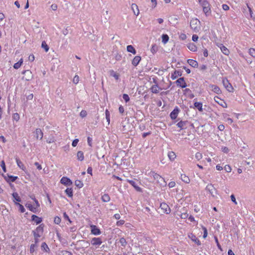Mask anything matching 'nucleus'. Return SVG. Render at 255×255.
<instances>
[{"mask_svg":"<svg viewBox=\"0 0 255 255\" xmlns=\"http://www.w3.org/2000/svg\"><path fill=\"white\" fill-rule=\"evenodd\" d=\"M188 215L187 213H182L180 215V217L183 219H186L188 217Z\"/></svg>","mask_w":255,"mask_h":255,"instance_id":"774afa93","label":"nucleus"},{"mask_svg":"<svg viewBox=\"0 0 255 255\" xmlns=\"http://www.w3.org/2000/svg\"><path fill=\"white\" fill-rule=\"evenodd\" d=\"M141 60V57L139 56H136L132 60L131 63L134 66H136Z\"/></svg>","mask_w":255,"mask_h":255,"instance_id":"4468645a","label":"nucleus"},{"mask_svg":"<svg viewBox=\"0 0 255 255\" xmlns=\"http://www.w3.org/2000/svg\"><path fill=\"white\" fill-rule=\"evenodd\" d=\"M195 158L198 160H199L202 158V155L200 152H197L195 154Z\"/></svg>","mask_w":255,"mask_h":255,"instance_id":"603ef678","label":"nucleus"},{"mask_svg":"<svg viewBox=\"0 0 255 255\" xmlns=\"http://www.w3.org/2000/svg\"><path fill=\"white\" fill-rule=\"evenodd\" d=\"M60 182L67 186H70L72 184L71 180L66 177H63L60 180Z\"/></svg>","mask_w":255,"mask_h":255,"instance_id":"1a4fd4ad","label":"nucleus"},{"mask_svg":"<svg viewBox=\"0 0 255 255\" xmlns=\"http://www.w3.org/2000/svg\"><path fill=\"white\" fill-rule=\"evenodd\" d=\"M181 179L185 183H188L190 182V179L185 174L181 175Z\"/></svg>","mask_w":255,"mask_h":255,"instance_id":"7c9ffc66","label":"nucleus"},{"mask_svg":"<svg viewBox=\"0 0 255 255\" xmlns=\"http://www.w3.org/2000/svg\"><path fill=\"white\" fill-rule=\"evenodd\" d=\"M110 18V16L108 14V11L106 10L105 12L103 14L101 18V21L102 23H106L108 22Z\"/></svg>","mask_w":255,"mask_h":255,"instance_id":"9b49d317","label":"nucleus"},{"mask_svg":"<svg viewBox=\"0 0 255 255\" xmlns=\"http://www.w3.org/2000/svg\"><path fill=\"white\" fill-rule=\"evenodd\" d=\"M202 228H203V230L204 231L203 238L205 239L207 237V235H208L207 230L204 227H202Z\"/></svg>","mask_w":255,"mask_h":255,"instance_id":"bf43d9fd","label":"nucleus"},{"mask_svg":"<svg viewBox=\"0 0 255 255\" xmlns=\"http://www.w3.org/2000/svg\"><path fill=\"white\" fill-rule=\"evenodd\" d=\"M249 53L252 56L255 57V49L254 48H250L249 49Z\"/></svg>","mask_w":255,"mask_h":255,"instance_id":"8fccbe9b","label":"nucleus"},{"mask_svg":"<svg viewBox=\"0 0 255 255\" xmlns=\"http://www.w3.org/2000/svg\"><path fill=\"white\" fill-rule=\"evenodd\" d=\"M182 75V72L180 71H175L174 73L172 74L171 78L173 80L175 79L178 76H181Z\"/></svg>","mask_w":255,"mask_h":255,"instance_id":"4be33fe9","label":"nucleus"},{"mask_svg":"<svg viewBox=\"0 0 255 255\" xmlns=\"http://www.w3.org/2000/svg\"><path fill=\"white\" fill-rule=\"evenodd\" d=\"M33 232L34 234L35 243H36L38 242V238H39L41 235L39 233H37L36 231H33Z\"/></svg>","mask_w":255,"mask_h":255,"instance_id":"49530a36","label":"nucleus"},{"mask_svg":"<svg viewBox=\"0 0 255 255\" xmlns=\"http://www.w3.org/2000/svg\"><path fill=\"white\" fill-rule=\"evenodd\" d=\"M102 242L101 239L99 238H94L92 239L91 241V244L93 245H100L102 244Z\"/></svg>","mask_w":255,"mask_h":255,"instance_id":"ddd939ff","label":"nucleus"},{"mask_svg":"<svg viewBox=\"0 0 255 255\" xmlns=\"http://www.w3.org/2000/svg\"><path fill=\"white\" fill-rule=\"evenodd\" d=\"M203 10L206 16L209 15L211 13V8L210 6L203 7Z\"/></svg>","mask_w":255,"mask_h":255,"instance_id":"a878e982","label":"nucleus"},{"mask_svg":"<svg viewBox=\"0 0 255 255\" xmlns=\"http://www.w3.org/2000/svg\"><path fill=\"white\" fill-rule=\"evenodd\" d=\"M75 185L79 188H82L83 186V183L80 180H76L75 182Z\"/></svg>","mask_w":255,"mask_h":255,"instance_id":"ea45409f","label":"nucleus"},{"mask_svg":"<svg viewBox=\"0 0 255 255\" xmlns=\"http://www.w3.org/2000/svg\"><path fill=\"white\" fill-rule=\"evenodd\" d=\"M176 83L177 86H179L182 88H184L187 87V85L184 80V78L181 77L177 79L176 81Z\"/></svg>","mask_w":255,"mask_h":255,"instance_id":"423d86ee","label":"nucleus"},{"mask_svg":"<svg viewBox=\"0 0 255 255\" xmlns=\"http://www.w3.org/2000/svg\"><path fill=\"white\" fill-rule=\"evenodd\" d=\"M185 129L186 128H180L178 130L179 135L182 138H183L185 139H188L189 140L193 139V138H194L193 134L189 133L188 131H186L185 130H184V129Z\"/></svg>","mask_w":255,"mask_h":255,"instance_id":"7ed1b4c3","label":"nucleus"},{"mask_svg":"<svg viewBox=\"0 0 255 255\" xmlns=\"http://www.w3.org/2000/svg\"><path fill=\"white\" fill-rule=\"evenodd\" d=\"M127 50L128 52L132 53L133 54H135L136 51L134 48L131 45H128L127 47Z\"/></svg>","mask_w":255,"mask_h":255,"instance_id":"b1692460","label":"nucleus"},{"mask_svg":"<svg viewBox=\"0 0 255 255\" xmlns=\"http://www.w3.org/2000/svg\"><path fill=\"white\" fill-rule=\"evenodd\" d=\"M123 98L126 102H128L129 101V97L128 95L126 94H123Z\"/></svg>","mask_w":255,"mask_h":255,"instance_id":"3c124183","label":"nucleus"},{"mask_svg":"<svg viewBox=\"0 0 255 255\" xmlns=\"http://www.w3.org/2000/svg\"><path fill=\"white\" fill-rule=\"evenodd\" d=\"M206 190L209 192V193L214 196V193H216V190L212 184H208L206 188Z\"/></svg>","mask_w":255,"mask_h":255,"instance_id":"6e6552de","label":"nucleus"},{"mask_svg":"<svg viewBox=\"0 0 255 255\" xmlns=\"http://www.w3.org/2000/svg\"><path fill=\"white\" fill-rule=\"evenodd\" d=\"M26 206L29 208V209L33 213H35L36 211V207L33 206L31 204H27Z\"/></svg>","mask_w":255,"mask_h":255,"instance_id":"e433bc0d","label":"nucleus"},{"mask_svg":"<svg viewBox=\"0 0 255 255\" xmlns=\"http://www.w3.org/2000/svg\"><path fill=\"white\" fill-rule=\"evenodd\" d=\"M5 180L8 182H9V181L14 182L17 178V177L13 176L12 175H8L7 178H6V177H5Z\"/></svg>","mask_w":255,"mask_h":255,"instance_id":"c756f323","label":"nucleus"},{"mask_svg":"<svg viewBox=\"0 0 255 255\" xmlns=\"http://www.w3.org/2000/svg\"><path fill=\"white\" fill-rule=\"evenodd\" d=\"M188 49L192 51H196L197 50V47L194 43H189L187 46Z\"/></svg>","mask_w":255,"mask_h":255,"instance_id":"cd10ccee","label":"nucleus"},{"mask_svg":"<svg viewBox=\"0 0 255 255\" xmlns=\"http://www.w3.org/2000/svg\"><path fill=\"white\" fill-rule=\"evenodd\" d=\"M22 74H24L25 76L22 77L23 80L25 81H30L32 78V72L30 70H24L22 72Z\"/></svg>","mask_w":255,"mask_h":255,"instance_id":"20e7f679","label":"nucleus"},{"mask_svg":"<svg viewBox=\"0 0 255 255\" xmlns=\"http://www.w3.org/2000/svg\"><path fill=\"white\" fill-rule=\"evenodd\" d=\"M16 162L17 166L20 169H21L23 171H24L25 170V167L24 166L22 162L18 158H16Z\"/></svg>","mask_w":255,"mask_h":255,"instance_id":"412c9836","label":"nucleus"},{"mask_svg":"<svg viewBox=\"0 0 255 255\" xmlns=\"http://www.w3.org/2000/svg\"><path fill=\"white\" fill-rule=\"evenodd\" d=\"M12 118L16 121H18L19 119V115L17 113H15L13 115Z\"/></svg>","mask_w":255,"mask_h":255,"instance_id":"5fc2aeb1","label":"nucleus"},{"mask_svg":"<svg viewBox=\"0 0 255 255\" xmlns=\"http://www.w3.org/2000/svg\"><path fill=\"white\" fill-rule=\"evenodd\" d=\"M12 195V197H13V198L14 199V201H16L17 202H20L21 201V199L19 197L18 194L16 192L13 193Z\"/></svg>","mask_w":255,"mask_h":255,"instance_id":"c9c22d12","label":"nucleus"},{"mask_svg":"<svg viewBox=\"0 0 255 255\" xmlns=\"http://www.w3.org/2000/svg\"><path fill=\"white\" fill-rule=\"evenodd\" d=\"M79 76L78 75H75L73 80V83L76 84L79 82Z\"/></svg>","mask_w":255,"mask_h":255,"instance_id":"4d7b16f0","label":"nucleus"},{"mask_svg":"<svg viewBox=\"0 0 255 255\" xmlns=\"http://www.w3.org/2000/svg\"><path fill=\"white\" fill-rule=\"evenodd\" d=\"M102 200L104 202H108L110 200V197L108 194H105L102 197Z\"/></svg>","mask_w":255,"mask_h":255,"instance_id":"c85d7f7f","label":"nucleus"},{"mask_svg":"<svg viewBox=\"0 0 255 255\" xmlns=\"http://www.w3.org/2000/svg\"><path fill=\"white\" fill-rule=\"evenodd\" d=\"M106 114V119L107 120V122L108 123V124H110V112L107 110L105 112Z\"/></svg>","mask_w":255,"mask_h":255,"instance_id":"de8ad7c7","label":"nucleus"},{"mask_svg":"<svg viewBox=\"0 0 255 255\" xmlns=\"http://www.w3.org/2000/svg\"><path fill=\"white\" fill-rule=\"evenodd\" d=\"M148 175L150 176H152L154 179L156 180L157 182L160 185L164 186L166 185V182L164 178L157 173L154 172V171H151L149 173Z\"/></svg>","mask_w":255,"mask_h":255,"instance_id":"f257e3e1","label":"nucleus"},{"mask_svg":"<svg viewBox=\"0 0 255 255\" xmlns=\"http://www.w3.org/2000/svg\"><path fill=\"white\" fill-rule=\"evenodd\" d=\"M37 247L36 245V244H32L30 246V252L31 253H33L34 251V249L35 248H36Z\"/></svg>","mask_w":255,"mask_h":255,"instance_id":"680f3d73","label":"nucleus"},{"mask_svg":"<svg viewBox=\"0 0 255 255\" xmlns=\"http://www.w3.org/2000/svg\"><path fill=\"white\" fill-rule=\"evenodd\" d=\"M188 63L192 67L196 68L198 67V62L193 59H189L187 60Z\"/></svg>","mask_w":255,"mask_h":255,"instance_id":"6ab92c4d","label":"nucleus"},{"mask_svg":"<svg viewBox=\"0 0 255 255\" xmlns=\"http://www.w3.org/2000/svg\"><path fill=\"white\" fill-rule=\"evenodd\" d=\"M60 255H72V253L67 251H63L61 252Z\"/></svg>","mask_w":255,"mask_h":255,"instance_id":"6e6d98bb","label":"nucleus"},{"mask_svg":"<svg viewBox=\"0 0 255 255\" xmlns=\"http://www.w3.org/2000/svg\"><path fill=\"white\" fill-rule=\"evenodd\" d=\"M0 165L2 168L3 171L4 172H6V167H5L4 161L3 160L1 161Z\"/></svg>","mask_w":255,"mask_h":255,"instance_id":"13d9d810","label":"nucleus"},{"mask_svg":"<svg viewBox=\"0 0 255 255\" xmlns=\"http://www.w3.org/2000/svg\"><path fill=\"white\" fill-rule=\"evenodd\" d=\"M131 9L133 10V12L135 15H138L139 14V11L138 8V6L136 4L132 3L131 4Z\"/></svg>","mask_w":255,"mask_h":255,"instance_id":"f3484780","label":"nucleus"},{"mask_svg":"<svg viewBox=\"0 0 255 255\" xmlns=\"http://www.w3.org/2000/svg\"><path fill=\"white\" fill-rule=\"evenodd\" d=\"M22 59H20L18 62L14 64L13 68L15 69H18L21 66V64H22Z\"/></svg>","mask_w":255,"mask_h":255,"instance_id":"72a5a7b5","label":"nucleus"},{"mask_svg":"<svg viewBox=\"0 0 255 255\" xmlns=\"http://www.w3.org/2000/svg\"><path fill=\"white\" fill-rule=\"evenodd\" d=\"M120 243L123 247H126L127 244V242L124 238H121L120 239Z\"/></svg>","mask_w":255,"mask_h":255,"instance_id":"c03bdc74","label":"nucleus"},{"mask_svg":"<svg viewBox=\"0 0 255 255\" xmlns=\"http://www.w3.org/2000/svg\"><path fill=\"white\" fill-rule=\"evenodd\" d=\"M191 239L194 241L196 243H197L198 245H200V242L199 240H198L196 237L193 235H192V237H191Z\"/></svg>","mask_w":255,"mask_h":255,"instance_id":"09e8293b","label":"nucleus"},{"mask_svg":"<svg viewBox=\"0 0 255 255\" xmlns=\"http://www.w3.org/2000/svg\"><path fill=\"white\" fill-rule=\"evenodd\" d=\"M42 249L46 252L49 251V249L45 243H43L41 245Z\"/></svg>","mask_w":255,"mask_h":255,"instance_id":"79ce46f5","label":"nucleus"},{"mask_svg":"<svg viewBox=\"0 0 255 255\" xmlns=\"http://www.w3.org/2000/svg\"><path fill=\"white\" fill-rule=\"evenodd\" d=\"M129 183L135 188V189L137 191L141 192V189L139 187L137 186L133 181H129Z\"/></svg>","mask_w":255,"mask_h":255,"instance_id":"58836bf2","label":"nucleus"},{"mask_svg":"<svg viewBox=\"0 0 255 255\" xmlns=\"http://www.w3.org/2000/svg\"><path fill=\"white\" fill-rule=\"evenodd\" d=\"M110 75L114 77L116 80L119 79V75L117 73L115 72L113 70L110 71Z\"/></svg>","mask_w":255,"mask_h":255,"instance_id":"a19ab883","label":"nucleus"},{"mask_svg":"<svg viewBox=\"0 0 255 255\" xmlns=\"http://www.w3.org/2000/svg\"><path fill=\"white\" fill-rule=\"evenodd\" d=\"M194 107L197 108L200 112L203 111L202 103L201 102H195Z\"/></svg>","mask_w":255,"mask_h":255,"instance_id":"5701e85b","label":"nucleus"},{"mask_svg":"<svg viewBox=\"0 0 255 255\" xmlns=\"http://www.w3.org/2000/svg\"><path fill=\"white\" fill-rule=\"evenodd\" d=\"M160 207L161 210H163V212L166 213L167 214H169L170 213V209L169 206L165 203H162L160 204Z\"/></svg>","mask_w":255,"mask_h":255,"instance_id":"0eeeda50","label":"nucleus"},{"mask_svg":"<svg viewBox=\"0 0 255 255\" xmlns=\"http://www.w3.org/2000/svg\"><path fill=\"white\" fill-rule=\"evenodd\" d=\"M218 46L220 48L222 52L226 55H228L229 54V50L227 49L226 47L223 45V44L219 43L217 44Z\"/></svg>","mask_w":255,"mask_h":255,"instance_id":"9d476101","label":"nucleus"},{"mask_svg":"<svg viewBox=\"0 0 255 255\" xmlns=\"http://www.w3.org/2000/svg\"><path fill=\"white\" fill-rule=\"evenodd\" d=\"M35 231L39 234H41L43 232V228L40 226L36 228Z\"/></svg>","mask_w":255,"mask_h":255,"instance_id":"0e129e2a","label":"nucleus"},{"mask_svg":"<svg viewBox=\"0 0 255 255\" xmlns=\"http://www.w3.org/2000/svg\"><path fill=\"white\" fill-rule=\"evenodd\" d=\"M212 91H214L215 93H216L217 94H220L221 93V91L219 87L216 85H212Z\"/></svg>","mask_w":255,"mask_h":255,"instance_id":"bb28decb","label":"nucleus"},{"mask_svg":"<svg viewBox=\"0 0 255 255\" xmlns=\"http://www.w3.org/2000/svg\"><path fill=\"white\" fill-rule=\"evenodd\" d=\"M185 122L181 121L177 124V126L178 127V128H182L185 125Z\"/></svg>","mask_w":255,"mask_h":255,"instance_id":"69168bd1","label":"nucleus"},{"mask_svg":"<svg viewBox=\"0 0 255 255\" xmlns=\"http://www.w3.org/2000/svg\"><path fill=\"white\" fill-rule=\"evenodd\" d=\"M200 4L202 5V7L204 6H210V4L207 0H204L199 2Z\"/></svg>","mask_w":255,"mask_h":255,"instance_id":"37998d69","label":"nucleus"},{"mask_svg":"<svg viewBox=\"0 0 255 255\" xmlns=\"http://www.w3.org/2000/svg\"><path fill=\"white\" fill-rule=\"evenodd\" d=\"M35 136L38 139H41L43 137V132L40 128H36L35 131Z\"/></svg>","mask_w":255,"mask_h":255,"instance_id":"a211bd4d","label":"nucleus"},{"mask_svg":"<svg viewBox=\"0 0 255 255\" xmlns=\"http://www.w3.org/2000/svg\"><path fill=\"white\" fill-rule=\"evenodd\" d=\"M168 156L171 161H173L176 157L174 152L170 151L168 152Z\"/></svg>","mask_w":255,"mask_h":255,"instance_id":"393cba45","label":"nucleus"},{"mask_svg":"<svg viewBox=\"0 0 255 255\" xmlns=\"http://www.w3.org/2000/svg\"><path fill=\"white\" fill-rule=\"evenodd\" d=\"M80 115L82 118L85 117L87 116V112L85 110H82L80 112Z\"/></svg>","mask_w":255,"mask_h":255,"instance_id":"338daca9","label":"nucleus"},{"mask_svg":"<svg viewBox=\"0 0 255 255\" xmlns=\"http://www.w3.org/2000/svg\"><path fill=\"white\" fill-rule=\"evenodd\" d=\"M65 193L70 197L73 196V190L71 188H67L65 190Z\"/></svg>","mask_w":255,"mask_h":255,"instance_id":"4c0bfd02","label":"nucleus"},{"mask_svg":"<svg viewBox=\"0 0 255 255\" xmlns=\"http://www.w3.org/2000/svg\"><path fill=\"white\" fill-rule=\"evenodd\" d=\"M31 219L33 221L35 222L36 223V224H40L42 222L41 218L38 217V216L35 215H33L31 216Z\"/></svg>","mask_w":255,"mask_h":255,"instance_id":"aec40b11","label":"nucleus"},{"mask_svg":"<svg viewBox=\"0 0 255 255\" xmlns=\"http://www.w3.org/2000/svg\"><path fill=\"white\" fill-rule=\"evenodd\" d=\"M17 205H18L19 207V210L20 211V212L21 213H24L25 212V209L24 208V207L20 204L19 203H16Z\"/></svg>","mask_w":255,"mask_h":255,"instance_id":"e2e57ef3","label":"nucleus"},{"mask_svg":"<svg viewBox=\"0 0 255 255\" xmlns=\"http://www.w3.org/2000/svg\"><path fill=\"white\" fill-rule=\"evenodd\" d=\"M223 83L226 89L230 92H233V88L232 85L229 82L227 79H224L223 80Z\"/></svg>","mask_w":255,"mask_h":255,"instance_id":"39448f33","label":"nucleus"},{"mask_svg":"<svg viewBox=\"0 0 255 255\" xmlns=\"http://www.w3.org/2000/svg\"><path fill=\"white\" fill-rule=\"evenodd\" d=\"M224 169L227 172H230L232 170L231 166H229V165H225V166L224 167Z\"/></svg>","mask_w":255,"mask_h":255,"instance_id":"052dcab7","label":"nucleus"},{"mask_svg":"<svg viewBox=\"0 0 255 255\" xmlns=\"http://www.w3.org/2000/svg\"><path fill=\"white\" fill-rule=\"evenodd\" d=\"M191 28L195 32H198L200 29V22L197 18H192L190 22Z\"/></svg>","mask_w":255,"mask_h":255,"instance_id":"f03ea898","label":"nucleus"},{"mask_svg":"<svg viewBox=\"0 0 255 255\" xmlns=\"http://www.w3.org/2000/svg\"><path fill=\"white\" fill-rule=\"evenodd\" d=\"M179 109L178 108L174 109L170 113V116L172 119H175L179 113Z\"/></svg>","mask_w":255,"mask_h":255,"instance_id":"2eb2a0df","label":"nucleus"},{"mask_svg":"<svg viewBox=\"0 0 255 255\" xmlns=\"http://www.w3.org/2000/svg\"><path fill=\"white\" fill-rule=\"evenodd\" d=\"M91 233L95 235H98L101 234L100 230L95 225L91 226Z\"/></svg>","mask_w":255,"mask_h":255,"instance_id":"f8f14e48","label":"nucleus"},{"mask_svg":"<svg viewBox=\"0 0 255 255\" xmlns=\"http://www.w3.org/2000/svg\"><path fill=\"white\" fill-rule=\"evenodd\" d=\"M77 158L80 161H82L84 159V154L81 151H79L77 154Z\"/></svg>","mask_w":255,"mask_h":255,"instance_id":"473e14b6","label":"nucleus"},{"mask_svg":"<svg viewBox=\"0 0 255 255\" xmlns=\"http://www.w3.org/2000/svg\"><path fill=\"white\" fill-rule=\"evenodd\" d=\"M54 222L56 224H59L61 222V218L59 217H55L54 220Z\"/></svg>","mask_w":255,"mask_h":255,"instance_id":"864d4df0","label":"nucleus"},{"mask_svg":"<svg viewBox=\"0 0 255 255\" xmlns=\"http://www.w3.org/2000/svg\"><path fill=\"white\" fill-rule=\"evenodd\" d=\"M150 50L153 54L155 53L158 50V46L156 44L153 45Z\"/></svg>","mask_w":255,"mask_h":255,"instance_id":"a18cd8bd","label":"nucleus"},{"mask_svg":"<svg viewBox=\"0 0 255 255\" xmlns=\"http://www.w3.org/2000/svg\"><path fill=\"white\" fill-rule=\"evenodd\" d=\"M41 47L44 49L45 52H48L49 49V46L46 44L45 41H43L42 42Z\"/></svg>","mask_w":255,"mask_h":255,"instance_id":"f704fd0d","label":"nucleus"},{"mask_svg":"<svg viewBox=\"0 0 255 255\" xmlns=\"http://www.w3.org/2000/svg\"><path fill=\"white\" fill-rule=\"evenodd\" d=\"M161 38H162V42L164 44H166L169 40V36L167 34H163L162 35Z\"/></svg>","mask_w":255,"mask_h":255,"instance_id":"2f4dec72","label":"nucleus"},{"mask_svg":"<svg viewBox=\"0 0 255 255\" xmlns=\"http://www.w3.org/2000/svg\"><path fill=\"white\" fill-rule=\"evenodd\" d=\"M150 89L153 93L157 94L161 89L157 84H155L152 85Z\"/></svg>","mask_w":255,"mask_h":255,"instance_id":"dca6fc26","label":"nucleus"}]
</instances>
